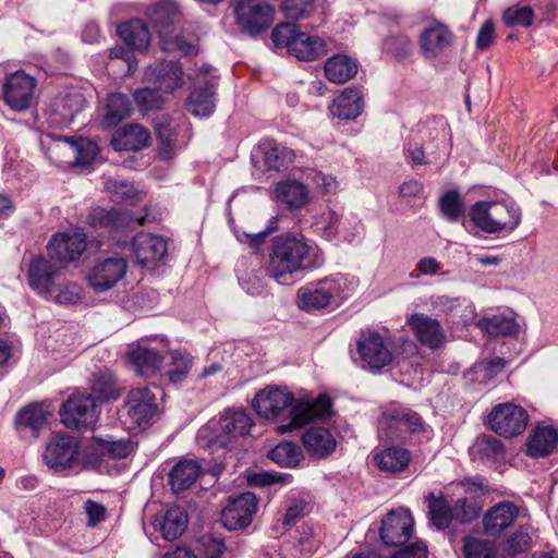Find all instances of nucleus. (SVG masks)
Masks as SVG:
<instances>
[{
	"instance_id": "f257e3e1",
	"label": "nucleus",
	"mask_w": 558,
	"mask_h": 558,
	"mask_svg": "<svg viewBox=\"0 0 558 558\" xmlns=\"http://www.w3.org/2000/svg\"><path fill=\"white\" fill-rule=\"evenodd\" d=\"M253 408L260 417H283L278 426L281 434L300 428L314 420H326L331 415V400L325 395L316 399H298L286 388L268 386L253 399Z\"/></svg>"
},
{
	"instance_id": "f03ea898",
	"label": "nucleus",
	"mask_w": 558,
	"mask_h": 558,
	"mask_svg": "<svg viewBox=\"0 0 558 558\" xmlns=\"http://www.w3.org/2000/svg\"><path fill=\"white\" fill-rule=\"evenodd\" d=\"M323 263L320 250L304 236L280 235L272 241L268 274L279 284H291L295 275Z\"/></svg>"
},
{
	"instance_id": "7ed1b4c3",
	"label": "nucleus",
	"mask_w": 558,
	"mask_h": 558,
	"mask_svg": "<svg viewBox=\"0 0 558 558\" xmlns=\"http://www.w3.org/2000/svg\"><path fill=\"white\" fill-rule=\"evenodd\" d=\"M61 275L62 267L56 266L50 259L37 257L29 265V286L41 295L53 296L60 304H76L83 296L81 286L75 282L57 286Z\"/></svg>"
},
{
	"instance_id": "20e7f679",
	"label": "nucleus",
	"mask_w": 558,
	"mask_h": 558,
	"mask_svg": "<svg viewBox=\"0 0 558 558\" xmlns=\"http://www.w3.org/2000/svg\"><path fill=\"white\" fill-rule=\"evenodd\" d=\"M469 217L484 233L506 235L518 228L522 213L513 201H481L470 207Z\"/></svg>"
},
{
	"instance_id": "39448f33",
	"label": "nucleus",
	"mask_w": 558,
	"mask_h": 558,
	"mask_svg": "<svg viewBox=\"0 0 558 558\" xmlns=\"http://www.w3.org/2000/svg\"><path fill=\"white\" fill-rule=\"evenodd\" d=\"M351 282L342 275H336L310 283L299 289L296 294L298 306L306 312H314L332 305H339L348 298Z\"/></svg>"
},
{
	"instance_id": "423d86ee",
	"label": "nucleus",
	"mask_w": 558,
	"mask_h": 558,
	"mask_svg": "<svg viewBox=\"0 0 558 558\" xmlns=\"http://www.w3.org/2000/svg\"><path fill=\"white\" fill-rule=\"evenodd\" d=\"M157 392L162 393L157 386L137 387L128 392L122 417L129 428L145 429L159 418L161 409L157 403Z\"/></svg>"
},
{
	"instance_id": "0eeeda50",
	"label": "nucleus",
	"mask_w": 558,
	"mask_h": 558,
	"mask_svg": "<svg viewBox=\"0 0 558 558\" xmlns=\"http://www.w3.org/2000/svg\"><path fill=\"white\" fill-rule=\"evenodd\" d=\"M430 524L437 530H446L452 520L459 523L471 522L478 517L477 509L468 504L465 498L458 499L450 506L442 495L429 493L426 496Z\"/></svg>"
},
{
	"instance_id": "6e6552de",
	"label": "nucleus",
	"mask_w": 558,
	"mask_h": 558,
	"mask_svg": "<svg viewBox=\"0 0 558 558\" xmlns=\"http://www.w3.org/2000/svg\"><path fill=\"white\" fill-rule=\"evenodd\" d=\"M174 17L175 8L172 4L160 5L150 15L160 38L161 49L166 52H180L183 56L196 53L194 43L187 41L180 34H174Z\"/></svg>"
},
{
	"instance_id": "1a4fd4ad",
	"label": "nucleus",
	"mask_w": 558,
	"mask_h": 558,
	"mask_svg": "<svg viewBox=\"0 0 558 558\" xmlns=\"http://www.w3.org/2000/svg\"><path fill=\"white\" fill-rule=\"evenodd\" d=\"M59 414L68 428L93 427L97 421L95 399L90 395L74 392L62 403Z\"/></svg>"
},
{
	"instance_id": "9d476101",
	"label": "nucleus",
	"mask_w": 558,
	"mask_h": 558,
	"mask_svg": "<svg viewBox=\"0 0 558 558\" xmlns=\"http://www.w3.org/2000/svg\"><path fill=\"white\" fill-rule=\"evenodd\" d=\"M145 222L144 217H135L129 210L118 208L93 207L86 217V223L95 229H106L114 233H124Z\"/></svg>"
},
{
	"instance_id": "9b49d317",
	"label": "nucleus",
	"mask_w": 558,
	"mask_h": 558,
	"mask_svg": "<svg viewBox=\"0 0 558 558\" xmlns=\"http://www.w3.org/2000/svg\"><path fill=\"white\" fill-rule=\"evenodd\" d=\"M80 444L66 433L57 434L50 438L43 454L46 465L54 472L71 469L77 461Z\"/></svg>"
},
{
	"instance_id": "f8f14e48",
	"label": "nucleus",
	"mask_w": 558,
	"mask_h": 558,
	"mask_svg": "<svg viewBox=\"0 0 558 558\" xmlns=\"http://www.w3.org/2000/svg\"><path fill=\"white\" fill-rule=\"evenodd\" d=\"M236 23L242 31L257 35L274 21V9L259 0H240L235 7Z\"/></svg>"
},
{
	"instance_id": "ddd939ff",
	"label": "nucleus",
	"mask_w": 558,
	"mask_h": 558,
	"mask_svg": "<svg viewBox=\"0 0 558 558\" xmlns=\"http://www.w3.org/2000/svg\"><path fill=\"white\" fill-rule=\"evenodd\" d=\"M356 348L363 367L371 371H379L393 360V353L388 341L377 331L363 332Z\"/></svg>"
},
{
	"instance_id": "4468645a",
	"label": "nucleus",
	"mask_w": 558,
	"mask_h": 558,
	"mask_svg": "<svg viewBox=\"0 0 558 558\" xmlns=\"http://www.w3.org/2000/svg\"><path fill=\"white\" fill-rule=\"evenodd\" d=\"M128 260L123 257H107L99 259L89 269L87 282L98 292H106L117 286L128 272Z\"/></svg>"
},
{
	"instance_id": "2eb2a0df",
	"label": "nucleus",
	"mask_w": 558,
	"mask_h": 558,
	"mask_svg": "<svg viewBox=\"0 0 558 558\" xmlns=\"http://www.w3.org/2000/svg\"><path fill=\"white\" fill-rule=\"evenodd\" d=\"M488 421L496 434L512 437L525 430L529 415L522 407L513 403H501L492 410Z\"/></svg>"
},
{
	"instance_id": "dca6fc26",
	"label": "nucleus",
	"mask_w": 558,
	"mask_h": 558,
	"mask_svg": "<svg viewBox=\"0 0 558 558\" xmlns=\"http://www.w3.org/2000/svg\"><path fill=\"white\" fill-rule=\"evenodd\" d=\"M36 80L24 71H15L5 77L4 102L14 111L27 110L34 100Z\"/></svg>"
},
{
	"instance_id": "f3484780",
	"label": "nucleus",
	"mask_w": 558,
	"mask_h": 558,
	"mask_svg": "<svg viewBox=\"0 0 558 558\" xmlns=\"http://www.w3.org/2000/svg\"><path fill=\"white\" fill-rule=\"evenodd\" d=\"M380 425L387 430L410 432L412 434H423L430 438L433 429L425 424L422 416L408 408L391 407L381 414Z\"/></svg>"
},
{
	"instance_id": "a211bd4d",
	"label": "nucleus",
	"mask_w": 558,
	"mask_h": 558,
	"mask_svg": "<svg viewBox=\"0 0 558 558\" xmlns=\"http://www.w3.org/2000/svg\"><path fill=\"white\" fill-rule=\"evenodd\" d=\"M414 520L408 509L390 511L381 521L380 538L391 547L408 543L413 531Z\"/></svg>"
},
{
	"instance_id": "6ab92c4d",
	"label": "nucleus",
	"mask_w": 558,
	"mask_h": 558,
	"mask_svg": "<svg viewBox=\"0 0 558 558\" xmlns=\"http://www.w3.org/2000/svg\"><path fill=\"white\" fill-rule=\"evenodd\" d=\"M86 246V234L80 229H74L57 233L49 241L47 248L51 259L68 263L80 258Z\"/></svg>"
},
{
	"instance_id": "aec40b11",
	"label": "nucleus",
	"mask_w": 558,
	"mask_h": 558,
	"mask_svg": "<svg viewBox=\"0 0 558 558\" xmlns=\"http://www.w3.org/2000/svg\"><path fill=\"white\" fill-rule=\"evenodd\" d=\"M256 510V496L245 492L229 501L222 511L221 521L230 531L244 529L251 524Z\"/></svg>"
},
{
	"instance_id": "412c9836",
	"label": "nucleus",
	"mask_w": 558,
	"mask_h": 558,
	"mask_svg": "<svg viewBox=\"0 0 558 558\" xmlns=\"http://www.w3.org/2000/svg\"><path fill=\"white\" fill-rule=\"evenodd\" d=\"M131 252L137 264L154 267L167 254V243L158 235L140 232L130 243Z\"/></svg>"
},
{
	"instance_id": "4be33fe9",
	"label": "nucleus",
	"mask_w": 558,
	"mask_h": 558,
	"mask_svg": "<svg viewBox=\"0 0 558 558\" xmlns=\"http://www.w3.org/2000/svg\"><path fill=\"white\" fill-rule=\"evenodd\" d=\"M345 222L353 225L354 231H359L360 221L355 216L349 215L343 217L332 209L324 210L316 216L314 225L325 239L332 240L341 235L351 243L355 240V233L345 229Z\"/></svg>"
},
{
	"instance_id": "5701e85b",
	"label": "nucleus",
	"mask_w": 558,
	"mask_h": 558,
	"mask_svg": "<svg viewBox=\"0 0 558 558\" xmlns=\"http://www.w3.org/2000/svg\"><path fill=\"white\" fill-rule=\"evenodd\" d=\"M454 40V34L450 28L438 21L424 27L420 35L418 44L422 54L426 59H435L450 48Z\"/></svg>"
},
{
	"instance_id": "b1692460",
	"label": "nucleus",
	"mask_w": 558,
	"mask_h": 558,
	"mask_svg": "<svg viewBox=\"0 0 558 558\" xmlns=\"http://www.w3.org/2000/svg\"><path fill=\"white\" fill-rule=\"evenodd\" d=\"M408 325L423 345L432 350L444 347L446 335L437 319L424 314H413L408 318Z\"/></svg>"
},
{
	"instance_id": "393cba45",
	"label": "nucleus",
	"mask_w": 558,
	"mask_h": 558,
	"mask_svg": "<svg viewBox=\"0 0 558 558\" xmlns=\"http://www.w3.org/2000/svg\"><path fill=\"white\" fill-rule=\"evenodd\" d=\"M519 515V508L511 501H501L492 507L483 517V527L487 536H500Z\"/></svg>"
},
{
	"instance_id": "a878e982",
	"label": "nucleus",
	"mask_w": 558,
	"mask_h": 558,
	"mask_svg": "<svg viewBox=\"0 0 558 558\" xmlns=\"http://www.w3.org/2000/svg\"><path fill=\"white\" fill-rule=\"evenodd\" d=\"M301 440L308 456L316 459L329 457L337 448V440L333 434L328 428L322 426H311L305 429Z\"/></svg>"
},
{
	"instance_id": "bb28decb",
	"label": "nucleus",
	"mask_w": 558,
	"mask_h": 558,
	"mask_svg": "<svg viewBox=\"0 0 558 558\" xmlns=\"http://www.w3.org/2000/svg\"><path fill=\"white\" fill-rule=\"evenodd\" d=\"M203 77L205 85L195 87L187 100V110L195 117H208L215 110L216 76L206 69Z\"/></svg>"
},
{
	"instance_id": "cd10ccee",
	"label": "nucleus",
	"mask_w": 558,
	"mask_h": 558,
	"mask_svg": "<svg viewBox=\"0 0 558 558\" xmlns=\"http://www.w3.org/2000/svg\"><path fill=\"white\" fill-rule=\"evenodd\" d=\"M146 80L157 85V88L166 94L171 93L183 84V71L181 66L173 61H165L159 65L149 66L145 73Z\"/></svg>"
},
{
	"instance_id": "c85d7f7f",
	"label": "nucleus",
	"mask_w": 558,
	"mask_h": 558,
	"mask_svg": "<svg viewBox=\"0 0 558 558\" xmlns=\"http://www.w3.org/2000/svg\"><path fill=\"white\" fill-rule=\"evenodd\" d=\"M183 129V125H172L167 119H161L156 123L159 155L163 159L172 158L178 150L186 145L187 141L179 137Z\"/></svg>"
},
{
	"instance_id": "c756f323",
	"label": "nucleus",
	"mask_w": 558,
	"mask_h": 558,
	"mask_svg": "<svg viewBox=\"0 0 558 558\" xmlns=\"http://www.w3.org/2000/svg\"><path fill=\"white\" fill-rule=\"evenodd\" d=\"M558 447V430L549 425H537L530 434L526 453L532 458L551 454Z\"/></svg>"
},
{
	"instance_id": "7c9ffc66",
	"label": "nucleus",
	"mask_w": 558,
	"mask_h": 558,
	"mask_svg": "<svg viewBox=\"0 0 558 558\" xmlns=\"http://www.w3.org/2000/svg\"><path fill=\"white\" fill-rule=\"evenodd\" d=\"M363 107L364 98L362 92L356 87H348L333 100L330 106V112L339 119L351 120L362 113Z\"/></svg>"
},
{
	"instance_id": "2f4dec72",
	"label": "nucleus",
	"mask_w": 558,
	"mask_h": 558,
	"mask_svg": "<svg viewBox=\"0 0 558 558\" xmlns=\"http://www.w3.org/2000/svg\"><path fill=\"white\" fill-rule=\"evenodd\" d=\"M148 131L140 124L121 128L112 136L111 145L117 151H137L147 146Z\"/></svg>"
},
{
	"instance_id": "473e14b6",
	"label": "nucleus",
	"mask_w": 558,
	"mask_h": 558,
	"mask_svg": "<svg viewBox=\"0 0 558 558\" xmlns=\"http://www.w3.org/2000/svg\"><path fill=\"white\" fill-rule=\"evenodd\" d=\"M258 150L263 156V162L267 170H283L294 161L295 157L292 149L269 138L263 140L259 143Z\"/></svg>"
},
{
	"instance_id": "72a5a7b5",
	"label": "nucleus",
	"mask_w": 558,
	"mask_h": 558,
	"mask_svg": "<svg viewBox=\"0 0 558 558\" xmlns=\"http://www.w3.org/2000/svg\"><path fill=\"white\" fill-rule=\"evenodd\" d=\"M357 62L348 54L337 53L329 57L324 65L326 78L335 84H344L357 73Z\"/></svg>"
},
{
	"instance_id": "f704fd0d",
	"label": "nucleus",
	"mask_w": 558,
	"mask_h": 558,
	"mask_svg": "<svg viewBox=\"0 0 558 558\" xmlns=\"http://www.w3.org/2000/svg\"><path fill=\"white\" fill-rule=\"evenodd\" d=\"M85 105V99L81 92L73 88L64 94L57 96L51 105L52 113L56 122L70 123L75 114H77Z\"/></svg>"
},
{
	"instance_id": "c9c22d12",
	"label": "nucleus",
	"mask_w": 558,
	"mask_h": 558,
	"mask_svg": "<svg viewBox=\"0 0 558 558\" xmlns=\"http://www.w3.org/2000/svg\"><path fill=\"white\" fill-rule=\"evenodd\" d=\"M47 423V413L38 405L24 408L16 415V429L21 437H38Z\"/></svg>"
},
{
	"instance_id": "e433bc0d",
	"label": "nucleus",
	"mask_w": 558,
	"mask_h": 558,
	"mask_svg": "<svg viewBox=\"0 0 558 558\" xmlns=\"http://www.w3.org/2000/svg\"><path fill=\"white\" fill-rule=\"evenodd\" d=\"M275 195L289 209H299L307 204L310 193L303 183L288 180L277 183Z\"/></svg>"
},
{
	"instance_id": "4c0bfd02",
	"label": "nucleus",
	"mask_w": 558,
	"mask_h": 558,
	"mask_svg": "<svg viewBox=\"0 0 558 558\" xmlns=\"http://www.w3.org/2000/svg\"><path fill=\"white\" fill-rule=\"evenodd\" d=\"M411 461L409 450L401 447H389L374 456L376 466L388 473H400L404 471Z\"/></svg>"
},
{
	"instance_id": "58836bf2",
	"label": "nucleus",
	"mask_w": 558,
	"mask_h": 558,
	"mask_svg": "<svg viewBox=\"0 0 558 558\" xmlns=\"http://www.w3.org/2000/svg\"><path fill=\"white\" fill-rule=\"evenodd\" d=\"M117 32L121 39L134 49L143 50L149 45L150 34L146 24L140 19L119 24Z\"/></svg>"
},
{
	"instance_id": "ea45409f",
	"label": "nucleus",
	"mask_w": 558,
	"mask_h": 558,
	"mask_svg": "<svg viewBox=\"0 0 558 558\" xmlns=\"http://www.w3.org/2000/svg\"><path fill=\"white\" fill-rule=\"evenodd\" d=\"M201 473V465L194 460L178 462L169 473V484L178 493L192 486Z\"/></svg>"
},
{
	"instance_id": "a19ab883",
	"label": "nucleus",
	"mask_w": 558,
	"mask_h": 558,
	"mask_svg": "<svg viewBox=\"0 0 558 558\" xmlns=\"http://www.w3.org/2000/svg\"><path fill=\"white\" fill-rule=\"evenodd\" d=\"M326 52V44L320 37L300 33L290 54L302 61H313L325 56Z\"/></svg>"
},
{
	"instance_id": "79ce46f5",
	"label": "nucleus",
	"mask_w": 558,
	"mask_h": 558,
	"mask_svg": "<svg viewBox=\"0 0 558 558\" xmlns=\"http://www.w3.org/2000/svg\"><path fill=\"white\" fill-rule=\"evenodd\" d=\"M129 359L141 376H150L155 374L162 362V357L158 351L144 347H138L131 351Z\"/></svg>"
},
{
	"instance_id": "37998d69",
	"label": "nucleus",
	"mask_w": 558,
	"mask_h": 558,
	"mask_svg": "<svg viewBox=\"0 0 558 558\" xmlns=\"http://www.w3.org/2000/svg\"><path fill=\"white\" fill-rule=\"evenodd\" d=\"M186 524L187 514L180 507H173L166 511L160 524V533L166 541L172 542L183 534Z\"/></svg>"
},
{
	"instance_id": "c03bdc74",
	"label": "nucleus",
	"mask_w": 558,
	"mask_h": 558,
	"mask_svg": "<svg viewBox=\"0 0 558 558\" xmlns=\"http://www.w3.org/2000/svg\"><path fill=\"white\" fill-rule=\"evenodd\" d=\"M268 458L281 466L295 468L304 459V456L296 444L281 441L268 452Z\"/></svg>"
},
{
	"instance_id": "a18cd8bd",
	"label": "nucleus",
	"mask_w": 558,
	"mask_h": 558,
	"mask_svg": "<svg viewBox=\"0 0 558 558\" xmlns=\"http://www.w3.org/2000/svg\"><path fill=\"white\" fill-rule=\"evenodd\" d=\"M225 434L231 437H241L248 434L253 423L244 411H226L220 420Z\"/></svg>"
},
{
	"instance_id": "49530a36",
	"label": "nucleus",
	"mask_w": 558,
	"mask_h": 558,
	"mask_svg": "<svg viewBox=\"0 0 558 558\" xmlns=\"http://www.w3.org/2000/svg\"><path fill=\"white\" fill-rule=\"evenodd\" d=\"M104 123L107 126H116L131 113L129 98L120 93L111 94L108 97Z\"/></svg>"
},
{
	"instance_id": "de8ad7c7",
	"label": "nucleus",
	"mask_w": 558,
	"mask_h": 558,
	"mask_svg": "<svg viewBox=\"0 0 558 558\" xmlns=\"http://www.w3.org/2000/svg\"><path fill=\"white\" fill-rule=\"evenodd\" d=\"M90 389L94 396L100 401L116 400L120 397V389L117 379L111 374L95 375Z\"/></svg>"
},
{
	"instance_id": "09e8293b",
	"label": "nucleus",
	"mask_w": 558,
	"mask_h": 558,
	"mask_svg": "<svg viewBox=\"0 0 558 558\" xmlns=\"http://www.w3.org/2000/svg\"><path fill=\"white\" fill-rule=\"evenodd\" d=\"M478 326L494 337L510 336L515 333L518 328L515 320L505 315L484 318L478 323Z\"/></svg>"
},
{
	"instance_id": "8fccbe9b",
	"label": "nucleus",
	"mask_w": 558,
	"mask_h": 558,
	"mask_svg": "<svg viewBox=\"0 0 558 558\" xmlns=\"http://www.w3.org/2000/svg\"><path fill=\"white\" fill-rule=\"evenodd\" d=\"M316 0H283L281 12L288 20H303L316 11Z\"/></svg>"
},
{
	"instance_id": "3c124183",
	"label": "nucleus",
	"mask_w": 558,
	"mask_h": 558,
	"mask_svg": "<svg viewBox=\"0 0 558 558\" xmlns=\"http://www.w3.org/2000/svg\"><path fill=\"white\" fill-rule=\"evenodd\" d=\"M502 19L509 27H530L534 22L535 13L531 7L512 5L505 10Z\"/></svg>"
},
{
	"instance_id": "603ef678",
	"label": "nucleus",
	"mask_w": 558,
	"mask_h": 558,
	"mask_svg": "<svg viewBox=\"0 0 558 558\" xmlns=\"http://www.w3.org/2000/svg\"><path fill=\"white\" fill-rule=\"evenodd\" d=\"M300 33L295 24L290 22L280 23L272 29L271 40L276 47L287 48L290 53Z\"/></svg>"
},
{
	"instance_id": "864d4df0",
	"label": "nucleus",
	"mask_w": 558,
	"mask_h": 558,
	"mask_svg": "<svg viewBox=\"0 0 558 558\" xmlns=\"http://www.w3.org/2000/svg\"><path fill=\"white\" fill-rule=\"evenodd\" d=\"M197 558H222L226 551L225 542L213 535H203L197 541Z\"/></svg>"
},
{
	"instance_id": "5fc2aeb1",
	"label": "nucleus",
	"mask_w": 558,
	"mask_h": 558,
	"mask_svg": "<svg viewBox=\"0 0 558 558\" xmlns=\"http://www.w3.org/2000/svg\"><path fill=\"white\" fill-rule=\"evenodd\" d=\"M172 362L168 371L169 380L173 384L184 380L192 366V356L187 353L174 351L171 353Z\"/></svg>"
},
{
	"instance_id": "6e6d98bb",
	"label": "nucleus",
	"mask_w": 558,
	"mask_h": 558,
	"mask_svg": "<svg viewBox=\"0 0 558 558\" xmlns=\"http://www.w3.org/2000/svg\"><path fill=\"white\" fill-rule=\"evenodd\" d=\"M463 554L465 558H495V548L485 539L469 536L464 538Z\"/></svg>"
},
{
	"instance_id": "4d7b16f0",
	"label": "nucleus",
	"mask_w": 558,
	"mask_h": 558,
	"mask_svg": "<svg viewBox=\"0 0 558 558\" xmlns=\"http://www.w3.org/2000/svg\"><path fill=\"white\" fill-rule=\"evenodd\" d=\"M441 213L450 220H458L464 213L463 201L457 191L445 193L439 201Z\"/></svg>"
},
{
	"instance_id": "13d9d810",
	"label": "nucleus",
	"mask_w": 558,
	"mask_h": 558,
	"mask_svg": "<svg viewBox=\"0 0 558 558\" xmlns=\"http://www.w3.org/2000/svg\"><path fill=\"white\" fill-rule=\"evenodd\" d=\"M64 141L74 147L75 162L80 166L90 165L99 153L97 144L89 140L80 138L75 142L65 137Z\"/></svg>"
},
{
	"instance_id": "bf43d9fd",
	"label": "nucleus",
	"mask_w": 558,
	"mask_h": 558,
	"mask_svg": "<svg viewBox=\"0 0 558 558\" xmlns=\"http://www.w3.org/2000/svg\"><path fill=\"white\" fill-rule=\"evenodd\" d=\"M308 504L302 497H291L288 499V506L282 517L283 526L294 525L307 512Z\"/></svg>"
},
{
	"instance_id": "052dcab7",
	"label": "nucleus",
	"mask_w": 558,
	"mask_h": 558,
	"mask_svg": "<svg viewBox=\"0 0 558 558\" xmlns=\"http://www.w3.org/2000/svg\"><path fill=\"white\" fill-rule=\"evenodd\" d=\"M134 99L143 111L159 109L162 102L158 88H142L135 92Z\"/></svg>"
},
{
	"instance_id": "680f3d73",
	"label": "nucleus",
	"mask_w": 558,
	"mask_h": 558,
	"mask_svg": "<svg viewBox=\"0 0 558 558\" xmlns=\"http://www.w3.org/2000/svg\"><path fill=\"white\" fill-rule=\"evenodd\" d=\"M133 447L129 440H101L100 450L102 454L108 456L112 459L126 458Z\"/></svg>"
},
{
	"instance_id": "e2e57ef3",
	"label": "nucleus",
	"mask_w": 558,
	"mask_h": 558,
	"mask_svg": "<svg viewBox=\"0 0 558 558\" xmlns=\"http://www.w3.org/2000/svg\"><path fill=\"white\" fill-rule=\"evenodd\" d=\"M532 542L531 527L520 526L508 539V549L512 554H520L527 550Z\"/></svg>"
},
{
	"instance_id": "0e129e2a",
	"label": "nucleus",
	"mask_w": 558,
	"mask_h": 558,
	"mask_svg": "<svg viewBox=\"0 0 558 558\" xmlns=\"http://www.w3.org/2000/svg\"><path fill=\"white\" fill-rule=\"evenodd\" d=\"M116 202L133 203L137 198V191L132 183L129 182H110L107 186Z\"/></svg>"
},
{
	"instance_id": "69168bd1",
	"label": "nucleus",
	"mask_w": 558,
	"mask_h": 558,
	"mask_svg": "<svg viewBox=\"0 0 558 558\" xmlns=\"http://www.w3.org/2000/svg\"><path fill=\"white\" fill-rule=\"evenodd\" d=\"M506 366V361L502 357H494L488 361H483L475 365V373L485 379H492L499 374Z\"/></svg>"
},
{
	"instance_id": "338daca9",
	"label": "nucleus",
	"mask_w": 558,
	"mask_h": 558,
	"mask_svg": "<svg viewBox=\"0 0 558 558\" xmlns=\"http://www.w3.org/2000/svg\"><path fill=\"white\" fill-rule=\"evenodd\" d=\"M428 550L424 542L417 541L415 543L403 545L399 550L393 553L389 558H427Z\"/></svg>"
},
{
	"instance_id": "774afa93",
	"label": "nucleus",
	"mask_w": 558,
	"mask_h": 558,
	"mask_svg": "<svg viewBox=\"0 0 558 558\" xmlns=\"http://www.w3.org/2000/svg\"><path fill=\"white\" fill-rule=\"evenodd\" d=\"M427 132L432 140L446 141L449 134L448 124L442 118L433 119L428 121L422 130H420V133H422L421 137L424 138Z\"/></svg>"
}]
</instances>
